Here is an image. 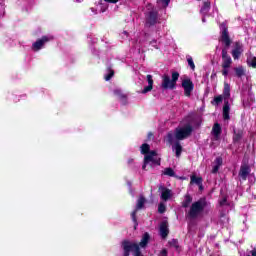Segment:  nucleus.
Instances as JSON below:
<instances>
[{"instance_id":"1","label":"nucleus","mask_w":256,"mask_h":256,"mask_svg":"<svg viewBox=\"0 0 256 256\" xmlns=\"http://www.w3.org/2000/svg\"><path fill=\"white\" fill-rule=\"evenodd\" d=\"M191 133H193V127L191 125L178 127L175 129L174 134L173 132H169L167 134V141L168 143H170V145H173L175 139H177V141H183V139H187V137H190Z\"/></svg>"},{"instance_id":"2","label":"nucleus","mask_w":256,"mask_h":256,"mask_svg":"<svg viewBox=\"0 0 256 256\" xmlns=\"http://www.w3.org/2000/svg\"><path fill=\"white\" fill-rule=\"evenodd\" d=\"M205 207H207V200L205 199H200L196 202H193L190 206L189 211L186 214L187 219H190V221H195V219H199L201 213L205 211Z\"/></svg>"},{"instance_id":"3","label":"nucleus","mask_w":256,"mask_h":256,"mask_svg":"<svg viewBox=\"0 0 256 256\" xmlns=\"http://www.w3.org/2000/svg\"><path fill=\"white\" fill-rule=\"evenodd\" d=\"M177 81H179V72H173L172 73V79L169 77V75L164 74L162 76V83H161V88L164 91H167V89H170L173 91L177 87Z\"/></svg>"},{"instance_id":"4","label":"nucleus","mask_w":256,"mask_h":256,"mask_svg":"<svg viewBox=\"0 0 256 256\" xmlns=\"http://www.w3.org/2000/svg\"><path fill=\"white\" fill-rule=\"evenodd\" d=\"M147 165H150V167H153L154 165H161V158L157 157V151L152 150L144 156L142 169H147Z\"/></svg>"},{"instance_id":"5","label":"nucleus","mask_w":256,"mask_h":256,"mask_svg":"<svg viewBox=\"0 0 256 256\" xmlns=\"http://www.w3.org/2000/svg\"><path fill=\"white\" fill-rule=\"evenodd\" d=\"M122 247L124 249L125 256H129V253H133L134 256H141V250L139 249V244L137 243L124 240L122 242Z\"/></svg>"},{"instance_id":"6","label":"nucleus","mask_w":256,"mask_h":256,"mask_svg":"<svg viewBox=\"0 0 256 256\" xmlns=\"http://www.w3.org/2000/svg\"><path fill=\"white\" fill-rule=\"evenodd\" d=\"M220 39L222 43H224L226 51L231 47V38L229 37V29L227 27V23L223 22L220 24Z\"/></svg>"},{"instance_id":"7","label":"nucleus","mask_w":256,"mask_h":256,"mask_svg":"<svg viewBox=\"0 0 256 256\" xmlns=\"http://www.w3.org/2000/svg\"><path fill=\"white\" fill-rule=\"evenodd\" d=\"M49 41H53L52 36H43L41 39H38L33 43L32 49H34V51H40V49H43L45 43H49Z\"/></svg>"},{"instance_id":"8","label":"nucleus","mask_w":256,"mask_h":256,"mask_svg":"<svg viewBox=\"0 0 256 256\" xmlns=\"http://www.w3.org/2000/svg\"><path fill=\"white\" fill-rule=\"evenodd\" d=\"M182 87L184 89V95L186 97H191V93L193 92V89L195 85L193 84V81L191 79L187 78L182 81Z\"/></svg>"},{"instance_id":"9","label":"nucleus","mask_w":256,"mask_h":256,"mask_svg":"<svg viewBox=\"0 0 256 256\" xmlns=\"http://www.w3.org/2000/svg\"><path fill=\"white\" fill-rule=\"evenodd\" d=\"M233 64V60L231 59V56L227 53V48L222 49V68L223 69H229L231 65Z\"/></svg>"},{"instance_id":"10","label":"nucleus","mask_w":256,"mask_h":256,"mask_svg":"<svg viewBox=\"0 0 256 256\" xmlns=\"http://www.w3.org/2000/svg\"><path fill=\"white\" fill-rule=\"evenodd\" d=\"M159 191L161 193L162 201H169V199H171V197H173V192H171V190H169L165 186H160Z\"/></svg>"},{"instance_id":"11","label":"nucleus","mask_w":256,"mask_h":256,"mask_svg":"<svg viewBox=\"0 0 256 256\" xmlns=\"http://www.w3.org/2000/svg\"><path fill=\"white\" fill-rule=\"evenodd\" d=\"M251 168L248 165H242L239 171V177L242 181H247V176L250 175Z\"/></svg>"},{"instance_id":"12","label":"nucleus","mask_w":256,"mask_h":256,"mask_svg":"<svg viewBox=\"0 0 256 256\" xmlns=\"http://www.w3.org/2000/svg\"><path fill=\"white\" fill-rule=\"evenodd\" d=\"M243 53V45L241 43L236 42L235 47L232 50V57L233 59L237 60L241 57V54Z\"/></svg>"},{"instance_id":"13","label":"nucleus","mask_w":256,"mask_h":256,"mask_svg":"<svg viewBox=\"0 0 256 256\" xmlns=\"http://www.w3.org/2000/svg\"><path fill=\"white\" fill-rule=\"evenodd\" d=\"M146 79L148 81V86H145L142 90V93L145 95L146 93H149L150 91H153V76L151 74H148L146 76Z\"/></svg>"},{"instance_id":"14","label":"nucleus","mask_w":256,"mask_h":256,"mask_svg":"<svg viewBox=\"0 0 256 256\" xmlns=\"http://www.w3.org/2000/svg\"><path fill=\"white\" fill-rule=\"evenodd\" d=\"M221 165H223V158L217 157L214 160L213 166H212V173H218L219 169L221 168Z\"/></svg>"},{"instance_id":"15","label":"nucleus","mask_w":256,"mask_h":256,"mask_svg":"<svg viewBox=\"0 0 256 256\" xmlns=\"http://www.w3.org/2000/svg\"><path fill=\"white\" fill-rule=\"evenodd\" d=\"M157 17H158V14L156 11L149 12L148 17H147V24L155 25V23H157Z\"/></svg>"},{"instance_id":"16","label":"nucleus","mask_w":256,"mask_h":256,"mask_svg":"<svg viewBox=\"0 0 256 256\" xmlns=\"http://www.w3.org/2000/svg\"><path fill=\"white\" fill-rule=\"evenodd\" d=\"M160 235L163 239L169 235V226L167 222H162L160 225Z\"/></svg>"},{"instance_id":"17","label":"nucleus","mask_w":256,"mask_h":256,"mask_svg":"<svg viewBox=\"0 0 256 256\" xmlns=\"http://www.w3.org/2000/svg\"><path fill=\"white\" fill-rule=\"evenodd\" d=\"M145 203H147V199H145L144 195H140L136 204V211H139L145 207Z\"/></svg>"},{"instance_id":"18","label":"nucleus","mask_w":256,"mask_h":256,"mask_svg":"<svg viewBox=\"0 0 256 256\" xmlns=\"http://www.w3.org/2000/svg\"><path fill=\"white\" fill-rule=\"evenodd\" d=\"M241 139H243V130L234 129V136H233L234 143H239Z\"/></svg>"},{"instance_id":"19","label":"nucleus","mask_w":256,"mask_h":256,"mask_svg":"<svg viewBox=\"0 0 256 256\" xmlns=\"http://www.w3.org/2000/svg\"><path fill=\"white\" fill-rule=\"evenodd\" d=\"M210 9H211V2L206 1V2H204L202 8L200 9V13L202 15H207L209 13Z\"/></svg>"},{"instance_id":"20","label":"nucleus","mask_w":256,"mask_h":256,"mask_svg":"<svg viewBox=\"0 0 256 256\" xmlns=\"http://www.w3.org/2000/svg\"><path fill=\"white\" fill-rule=\"evenodd\" d=\"M173 151H175L176 153V157H181V153L183 151V146H181V143L176 142L173 146H172Z\"/></svg>"},{"instance_id":"21","label":"nucleus","mask_w":256,"mask_h":256,"mask_svg":"<svg viewBox=\"0 0 256 256\" xmlns=\"http://www.w3.org/2000/svg\"><path fill=\"white\" fill-rule=\"evenodd\" d=\"M229 111H230V108H229V101H226L224 106H223V118L225 120H229L230 117H229Z\"/></svg>"},{"instance_id":"22","label":"nucleus","mask_w":256,"mask_h":256,"mask_svg":"<svg viewBox=\"0 0 256 256\" xmlns=\"http://www.w3.org/2000/svg\"><path fill=\"white\" fill-rule=\"evenodd\" d=\"M212 133L214 137H216V139L219 138V136L221 135V125H219V123L214 124L212 128Z\"/></svg>"},{"instance_id":"23","label":"nucleus","mask_w":256,"mask_h":256,"mask_svg":"<svg viewBox=\"0 0 256 256\" xmlns=\"http://www.w3.org/2000/svg\"><path fill=\"white\" fill-rule=\"evenodd\" d=\"M224 99H229L231 97V86L228 83H224Z\"/></svg>"},{"instance_id":"24","label":"nucleus","mask_w":256,"mask_h":256,"mask_svg":"<svg viewBox=\"0 0 256 256\" xmlns=\"http://www.w3.org/2000/svg\"><path fill=\"white\" fill-rule=\"evenodd\" d=\"M191 183H195V185H199L200 189H203V178L191 176Z\"/></svg>"},{"instance_id":"25","label":"nucleus","mask_w":256,"mask_h":256,"mask_svg":"<svg viewBox=\"0 0 256 256\" xmlns=\"http://www.w3.org/2000/svg\"><path fill=\"white\" fill-rule=\"evenodd\" d=\"M192 201H193V198L189 194H186L184 201L182 202V207L187 209V207H189V205H191Z\"/></svg>"},{"instance_id":"26","label":"nucleus","mask_w":256,"mask_h":256,"mask_svg":"<svg viewBox=\"0 0 256 256\" xmlns=\"http://www.w3.org/2000/svg\"><path fill=\"white\" fill-rule=\"evenodd\" d=\"M147 243H149V233H145L139 243L140 247H147Z\"/></svg>"},{"instance_id":"27","label":"nucleus","mask_w":256,"mask_h":256,"mask_svg":"<svg viewBox=\"0 0 256 256\" xmlns=\"http://www.w3.org/2000/svg\"><path fill=\"white\" fill-rule=\"evenodd\" d=\"M141 149V153L142 155H148L149 153H151V151H149L151 149V147L149 146V144H142V146L140 147Z\"/></svg>"},{"instance_id":"28","label":"nucleus","mask_w":256,"mask_h":256,"mask_svg":"<svg viewBox=\"0 0 256 256\" xmlns=\"http://www.w3.org/2000/svg\"><path fill=\"white\" fill-rule=\"evenodd\" d=\"M114 94L121 99V101H127V95L121 93V90L116 89L114 90Z\"/></svg>"},{"instance_id":"29","label":"nucleus","mask_w":256,"mask_h":256,"mask_svg":"<svg viewBox=\"0 0 256 256\" xmlns=\"http://www.w3.org/2000/svg\"><path fill=\"white\" fill-rule=\"evenodd\" d=\"M234 71L237 77H243V75H245V70L242 66L235 68Z\"/></svg>"},{"instance_id":"30","label":"nucleus","mask_w":256,"mask_h":256,"mask_svg":"<svg viewBox=\"0 0 256 256\" xmlns=\"http://www.w3.org/2000/svg\"><path fill=\"white\" fill-rule=\"evenodd\" d=\"M163 175H167L168 177H175V171L173 168H165L163 171Z\"/></svg>"},{"instance_id":"31","label":"nucleus","mask_w":256,"mask_h":256,"mask_svg":"<svg viewBox=\"0 0 256 256\" xmlns=\"http://www.w3.org/2000/svg\"><path fill=\"white\" fill-rule=\"evenodd\" d=\"M188 65L192 71H195V63L193 62V58L191 56L187 57Z\"/></svg>"},{"instance_id":"32","label":"nucleus","mask_w":256,"mask_h":256,"mask_svg":"<svg viewBox=\"0 0 256 256\" xmlns=\"http://www.w3.org/2000/svg\"><path fill=\"white\" fill-rule=\"evenodd\" d=\"M113 75H115V72L111 68H109L108 74L105 76V81H110V79L113 77Z\"/></svg>"},{"instance_id":"33","label":"nucleus","mask_w":256,"mask_h":256,"mask_svg":"<svg viewBox=\"0 0 256 256\" xmlns=\"http://www.w3.org/2000/svg\"><path fill=\"white\" fill-rule=\"evenodd\" d=\"M158 3L161 4V7H169V3H171V0H159Z\"/></svg>"},{"instance_id":"34","label":"nucleus","mask_w":256,"mask_h":256,"mask_svg":"<svg viewBox=\"0 0 256 256\" xmlns=\"http://www.w3.org/2000/svg\"><path fill=\"white\" fill-rule=\"evenodd\" d=\"M248 65L250 67H253L254 69H256V58L254 57V58L248 60Z\"/></svg>"},{"instance_id":"35","label":"nucleus","mask_w":256,"mask_h":256,"mask_svg":"<svg viewBox=\"0 0 256 256\" xmlns=\"http://www.w3.org/2000/svg\"><path fill=\"white\" fill-rule=\"evenodd\" d=\"M165 211H166L165 204L160 203L159 206H158V212L163 214V213H165Z\"/></svg>"},{"instance_id":"36","label":"nucleus","mask_w":256,"mask_h":256,"mask_svg":"<svg viewBox=\"0 0 256 256\" xmlns=\"http://www.w3.org/2000/svg\"><path fill=\"white\" fill-rule=\"evenodd\" d=\"M222 102H223V96H216L214 98L215 105H219V103H222Z\"/></svg>"},{"instance_id":"37","label":"nucleus","mask_w":256,"mask_h":256,"mask_svg":"<svg viewBox=\"0 0 256 256\" xmlns=\"http://www.w3.org/2000/svg\"><path fill=\"white\" fill-rule=\"evenodd\" d=\"M132 220L137 225V208L131 214Z\"/></svg>"},{"instance_id":"38","label":"nucleus","mask_w":256,"mask_h":256,"mask_svg":"<svg viewBox=\"0 0 256 256\" xmlns=\"http://www.w3.org/2000/svg\"><path fill=\"white\" fill-rule=\"evenodd\" d=\"M169 243L171 247H175L176 249L179 247V242L176 239H172Z\"/></svg>"},{"instance_id":"39","label":"nucleus","mask_w":256,"mask_h":256,"mask_svg":"<svg viewBox=\"0 0 256 256\" xmlns=\"http://www.w3.org/2000/svg\"><path fill=\"white\" fill-rule=\"evenodd\" d=\"M222 75H224V77H227L229 75V68H223Z\"/></svg>"},{"instance_id":"40","label":"nucleus","mask_w":256,"mask_h":256,"mask_svg":"<svg viewBox=\"0 0 256 256\" xmlns=\"http://www.w3.org/2000/svg\"><path fill=\"white\" fill-rule=\"evenodd\" d=\"M220 205H221V206L227 205V198H223V199L220 201Z\"/></svg>"},{"instance_id":"41","label":"nucleus","mask_w":256,"mask_h":256,"mask_svg":"<svg viewBox=\"0 0 256 256\" xmlns=\"http://www.w3.org/2000/svg\"><path fill=\"white\" fill-rule=\"evenodd\" d=\"M106 3H118L119 0H104Z\"/></svg>"},{"instance_id":"42","label":"nucleus","mask_w":256,"mask_h":256,"mask_svg":"<svg viewBox=\"0 0 256 256\" xmlns=\"http://www.w3.org/2000/svg\"><path fill=\"white\" fill-rule=\"evenodd\" d=\"M249 181H251V183H255V176L250 175L249 176Z\"/></svg>"},{"instance_id":"43","label":"nucleus","mask_w":256,"mask_h":256,"mask_svg":"<svg viewBox=\"0 0 256 256\" xmlns=\"http://www.w3.org/2000/svg\"><path fill=\"white\" fill-rule=\"evenodd\" d=\"M107 11V5L101 7V13H105Z\"/></svg>"},{"instance_id":"44","label":"nucleus","mask_w":256,"mask_h":256,"mask_svg":"<svg viewBox=\"0 0 256 256\" xmlns=\"http://www.w3.org/2000/svg\"><path fill=\"white\" fill-rule=\"evenodd\" d=\"M161 256H167V250H165V249L162 250V251H161Z\"/></svg>"},{"instance_id":"45","label":"nucleus","mask_w":256,"mask_h":256,"mask_svg":"<svg viewBox=\"0 0 256 256\" xmlns=\"http://www.w3.org/2000/svg\"><path fill=\"white\" fill-rule=\"evenodd\" d=\"M92 13H95V15H97V10H95V8H91Z\"/></svg>"},{"instance_id":"46","label":"nucleus","mask_w":256,"mask_h":256,"mask_svg":"<svg viewBox=\"0 0 256 256\" xmlns=\"http://www.w3.org/2000/svg\"><path fill=\"white\" fill-rule=\"evenodd\" d=\"M243 104L245 107H249V104L245 103V101H243Z\"/></svg>"},{"instance_id":"47","label":"nucleus","mask_w":256,"mask_h":256,"mask_svg":"<svg viewBox=\"0 0 256 256\" xmlns=\"http://www.w3.org/2000/svg\"><path fill=\"white\" fill-rule=\"evenodd\" d=\"M98 5H103V1L100 0L99 3H98Z\"/></svg>"},{"instance_id":"48","label":"nucleus","mask_w":256,"mask_h":256,"mask_svg":"<svg viewBox=\"0 0 256 256\" xmlns=\"http://www.w3.org/2000/svg\"><path fill=\"white\" fill-rule=\"evenodd\" d=\"M148 135H149V137H153V134H152V133H149Z\"/></svg>"},{"instance_id":"49","label":"nucleus","mask_w":256,"mask_h":256,"mask_svg":"<svg viewBox=\"0 0 256 256\" xmlns=\"http://www.w3.org/2000/svg\"><path fill=\"white\" fill-rule=\"evenodd\" d=\"M203 23H205V18H202Z\"/></svg>"}]
</instances>
